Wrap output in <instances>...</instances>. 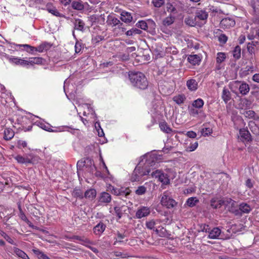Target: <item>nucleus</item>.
Listing matches in <instances>:
<instances>
[{"instance_id":"obj_1","label":"nucleus","mask_w":259,"mask_h":259,"mask_svg":"<svg viewBox=\"0 0 259 259\" xmlns=\"http://www.w3.org/2000/svg\"><path fill=\"white\" fill-rule=\"evenodd\" d=\"M155 164L153 159H147L143 166L140 161L135 168L131 177L132 182L139 181L144 176L150 175L152 168L150 167Z\"/></svg>"},{"instance_id":"obj_2","label":"nucleus","mask_w":259,"mask_h":259,"mask_svg":"<svg viewBox=\"0 0 259 259\" xmlns=\"http://www.w3.org/2000/svg\"><path fill=\"white\" fill-rule=\"evenodd\" d=\"M130 80L132 84L141 90L147 89L148 82L145 75L141 72H131L128 74Z\"/></svg>"},{"instance_id":"obj_3","label":"nucleus","mask_w":259,"mask_h":259,"mask_svg":"<svg viewBox=\"0 0 259 259\" xmlns=\"http://www.w3.org/2000/svg\"><path fill=\"white\" fill-rule=\"evenodd\" d=\"M107 190L114 195L124 196V197H126L127 195H130L131 193V190L128 188H117L111 185H109L107 187Z\"/></svg>"},{"instance_id":"obj_4","label":"nucleus","mask_w":259,"mask_h":259,"mask_svg":"<svg viewBox=\"0 0 259 259\" xmlns=\"http://www.w3.org/2000/svg\"><path fill=\"white\" fill-rule=\"evenodd\" d=\"M160 202L162 205L167 208H172L177 205V202L169 195L167 192L163 193Z\"/></svg>"},{"instance_id":"obj_5","label":"nucleus","mask_w":259,"mask_h":259,"mask_svg":"<svg viewBox=\"0 0 259 259\" xmlns=\"http://www.w3.org/2000/svg\"><path fill=\"white\" fill-rule=\"evenodd\" d=\"M22 46H23L24 48L30 49V51H27V52L29 53H32L34 50L39 52H42L44 50H47L49 48V44L47 43L42 44L36 48L31 46L29 45H23Z\"/></svg>"},{"instance_id":"obj_6","label":"nucleus","mask_w":259,"mask_h":259,"mask_svg":"<svg viewBox=\"0 0 259 259\" xmlns=\"http://www.w3.org/2000/svg\"><path fill=\"white\" fill-rule=\"evenodd\" d=\"M239 135L242 141L250 142L252 141L251 135L247 128H240L239 130Z\"/></svg>"},{"instance_id":"obj_7","label":"nucleus","mask_w":259,"mask_h":259,"mask_svg":"<svg viewBox=\"0 0 259 259\" xmlns=\"http://www.w3.org/2000/svg\"><path fill=\"white\" fill-rule=\"evenodd\" d=\"M235 25V21L230 18L223 19L220 22V26L223 29H228L233 27Z\"/></svg>"},{"instance_id":"obj_8","label":"nucleus","mask_w":259,"mask_h":259,"mask_svg":"<svg viewBox=\"0 0 259 259\" xmlns=\"http://www.w3.org/2000/svg\"><path fill=\"white\" fill-rule=\"evenodd\" d=\"M150 213L149 207L142 206L140 207L136 213V217L137 219H141L143 217L148 216Z\"/></svg>"},{"instance_id":"obj_9","label":"nucleus","mask_w":259,"mask_h":259,"mask_svg":"<svg viewBox=\"0 0 259 259\" xmlns=\"http://www.w3.org/2000/svg\"><path fill=\"white\" fill-rule=\"evenodd\" d=\"M235 83L239 86V91L242 95H246L249 92L250 87L246 82H241L240 81H237L235 82Z\"/></svg>"},{"instance_id":"obj_10","label":"nucleus","mask_w":259,"mask_h":259,"mask_svg":"<svg viewBox=\"0 0 259 259\" xmlns=\"http://www.w3.org/2000/svg\"><path fill=\"white\" fill-rule=\"evenodd\" d=\"M107 23L109 25H112L113 27L117 26L118 28H120V26L123 25V23L119 19L110 15L107 17Z\"/></svg>"},{"instance_id":"obj_11","label":"nucleus","mask_w":259,"mask_h":259,"mask_svg":"<svg viewBox=\"0 0 259 259\" xmlns=\"http://www.w3.org/2000/svg\"><path fill=\"white\" fill-rule=\"evenodd\" d=\"M111 201L110 194L106 192H103L100 193L99 196V201L101 203H109Z\"/></svg>"},{"instance_id":"obj_12","label":"nucleus","mask_w":259,"mask_h":259,"mask_svg":"<svg viewBox=\"0 0 259 259\" xmlns=\"http://www.w3.org/2000/svg\"><path fill=\"white\" fill-rule=\"evenodd\" d=\"M221 233V230L219 228H213L212 229L210 230L208 238L212 239L218 238Z\"/></svg>"},{"instance_id":"obj_13","label":"nucleus","mask_w":259,"mask_h":259,"mask_svg":"<svg viewBox=\"0 0 259 259\" xmlns=\"http://www.w3.org/2000/svg\"><path fill=\"white\" fill-rule=\"evenodd\" d=\"M106 228V225L102 222H100L93 228L94 233L100 235L102 233Z\"/></svg>"},{"instance_id":"obj_14","label":"nucleus","mask_w":259,"mask_h":259,"mask_svg":"<svg viewBox=\"0 0 259 259\" xmlns=\"http://www.w3.org/2000/svg\"><path fill=\"white\" fill-rule=\"evenodd\" d=\"M120 15V19L125 23H130L133 20V17L130 13L123 11L121 12Z\"/></svg>"},{"instance_id":"obj_15","label":"nucleus","mask_w":259,"mask_h":259,"mask_svg":"<svg viewBox=\"0 0 259 259\" xmlns=\"http://www.w3.org/2000/svg\"><path fill=\"white\" fill-rule=\"evenodd\" d=\"M187 60L193 65H195L198 64L201 61V59L199 56L197 55H190L188 56Z\"/></svg>"},{"instance_id":"obj_16","label":"nucleus","mask_w":259,"mask_h":259,"mask_svg":"<svg viewBox=\"0 0 259 259\" xmlns=\"http://www.w3.org/2000/svg\"><path fill=\"white\" fill-rule=\"evenodd\" d=\"M74 25V29L79 31H83L84 30V27L85 23L83 21L79 19H75L73 22Z\"/></svg>"},{"instance_id":"obj_17","label":"nucleus","mask_w":259,"mask_h":259,"mask_svg":"<svg viewBox=\"0 0 259 259\" xmlns=\"http://www.w3.org/2000/svg\"><path fill=\"white\" fill-rule=\"evenodd\" d=\"M187 87L191 91H195L198 88V82L194 79H190L187 81Z\"/></svg>"},{"instance_id":"obj_18","label":"nucleus","mask_w":259,"mask_h":259,"mask_svg":"<svg viewBox=\"0 0 259 259\" xmlns=\"http://www.w3.org/2000/svg\"><path fill=\"white\" fill-rule=\"evenodd\" d=\"M97 195L96 190L94 189H90L87 190L84 194V197L91 200L94 199Z\"/></svg>"},{"instance_id":"obj_19","label":"nucleus","mask_w":259,"mask_h":259,"mask_svg":"<svg viewBox=\"0 0 259 259\" xmlns=\"http://www.w3.org/2000/svg\"><path fill=\"white\" fill-rule=\"evenodd\" d=\"M72 8L78 11H81L84 9V6L80 0L73 1L71 4Z\"/></svg>"},{"instance_id":"obj_20","label":"nucleus","mask_w":259,"mask_h":259,"mask_svg":"<svg viewBox=\"0 0 259 259\" xmlns=\"http://www.w3.org/2000/svg\"><path fill=\"white\" fill-rule=\"evenodd\" d=\"M248 126L250 130L253 134L255 135L259 134V128L254 121H250L248 122Z\"/></svg>"},{"instance_id":"obj_21","label":"nucleus","mask_w":259,"mask_h":259,"mask_svg":"<svg viewBox=\"0 0 259 259\" xmlns=\"http://www.w3.org/2000/svg\"><path fill=\"white\" fill-rule=\"evenodd\" d=\"M222 97L226 103L231 99V94L230 91L226 88H224L223 89Z\"/></svg>"},{"instance_id":"obj_22","label":"nucleus","mask_w":259,"mask_h":259,"mask_svg":"<svg viewBox=\"0 0 259 259\" xmlns=\"http://www.w3.org/2000/svg\"><path fill=\"white\" fill-rule=\"evenodd\" d=\"M239 207L242 212V213H248L251 210L250 205L246 203H241L239 205Z\"/></svg>"},{"instance_id":"obj_23","label":"nucleus","mask_w":259,"mask_h":259,"mask_svg":"<svg viewBox=\"0 0 259 259\" xmlns=\"http://www.w3.org/2000/svg\"><path fill=\"white\" fill-rule=\"evenodd\" d=\"M124 207L125 206L124 205H122L121 206H116L114 207V210L115 214L118 217V219H120L121 218L122 215V211L125 212L126 211L125 209H123Z\"/></svg>"},{"instance_id":"obj_24","label":"nucleus","mask_w":259,"mask_h":259,"mask_svg":"<svg viewBox=\"0 0 259 259\" xmlns=\"http://www.w3.org/2000/svg\"><path fill=\"white\" fill-rule=\"evenodd\" d=\"M13 250L18 257L22 259H29L28 256L22 250L18 248L14 247Z\"/></svg>"},{"instance_id":"obj_25","label":"nucleus","mask_w":259,"mask_h":259,"mask_svg":"<svg viewBox=\"0 0 259 259\" xmlns=\"http://www.w3.org/2000/svg\"><path fill=\"white\" fill-rule=\"evenodd\" d=\"M251 94L257 100H259V87L255 84H251Z\"/></svg>"},{"instance_id":"obj_26","label":"nucleus","mask_w":259,"mask_h":259,"mask_svg":"<svg viewBox=\"0 0 259 259\" xmlns=\"http://www.w3.org/2000/svg\"><path fill=\"white\" fill-rule=\"evenodd\" d=\"M159 127L161 130L165 133L169 134L172 132V129L165 121L160 122L159 123Z\"/></svg>"},{"instance_id":"obj_27","label":"nucleus","mask_w":259,"mask_h":259,"mask_svg":"<svg viewBox=\"0 0 259 259\" xmlns=\"http://www.w3.org/2000/svg\"><path fill=\"white\" fill-rule=\"evenodd\" d=\"M14 136V132L11 128H6L4 131V139L6 140L12 139Z\"/></svg>"},{"instance_id":"obj_28","label":"nucleus","mask_w":259,"mask_h":259,"mask_svg":"<svg viewBox=\"0 0 259 259\" xmlns=\"http://www.w3.org/2000/svg\"><path fill=\"white\" fill-rule=\"evenodd\" d=\"M196 17L201 20H205L207 19L208 14L204 10H199L196 12Z\"/></svg>"},{"instance_id":"obj_29","label":"nucleus","mask_w":259,"mask_h":259,"mask_svg":"<svg viewBox=\"0 0 259 259\" xmlns=\"http://www.w3.org/2000/svg\"><path fill=\"white\" fill-rule=\"evenodd\" d=\"M199 202V200L196 197H190L187 199L186 204L190 207H193Z\"/></svg>"},{"instance_id":"obj_30","label":"nucleus","mask_w":259,"mask_h":259,"mask_svg":"<svg viewBox=\"0 0 259 259\" xmlns=\"http://www.w3.org/2000/svg\"><path fill=\"white\" fill-rule=\"evenodd\" d=\"M185 99V96L183 94L175 96L173 97L174 101L178 105H181L183 103Z\"/></svg>"},{"instance_id":"obj_31","label":"nucleus","mask_w":259,"mask_h":259,"mask_svg":"<svg viewBox=\"0 0 259 259\" xmlns=\"http://www.w3.org/2000/svg\"><path fill=\"white\" fill-rule=\"evenodd\" d=\"M72 196L74 197L79 198L82 199L84 198L83 192L79 189L75 188L72 192Z\"/></svg>"},{"instance_id":"obj_32","label":"nucleus","mask_w":259,"mask_h":259,"mask_svg":"<svg viewBox=\"0 0 259 259\" xmlns=\"http://www.w3.org/2000/svg\"><path fill=\"white\" fill-rule=\"evenodd\" d=\"M142 31H141V30H140L138 28H133L125 32V34L127 36H133L135 34H140L142 33Z\"/></svg>"},{"instance_id":"obj_33","label":"nucleus","mask_w":259,"mask_h":259,"mask_svg":"<svg viewBox=\"0 0 259 259\" xmlns=\"http://www.w3.org/2000/svg\"><path fill=\"white\" fill-rule=\"evenodd\" d=\"M39 158L35 156H34L33 155H28V160L27 163L28 164H35L38 162Z\"/></svg>"},{"instance_id":"obj_34","label":"nucleus","mask_w":259,"mask_h":259,"mask_svg":"<svg viewBox=\"0 0 259 259\" xmlns=\"http://www.w3.org/2000/svg\"><path fill=\"white\" fill-rule=\"evenodd\" d=\"M175 19V17L170 15L169 16L166 17L163 20V24L164 26H169L174 22Z\"/></svg>"},{"instance_id":"obj_35","label":"nucleus","mask_w":259,"mask_h":259,"mask_svg":"<svg viewBox=\"0 0 259 259\" xmlns=\"http://www.w3.org/2000/svg\"><path fill=\"white\" fill-rule=\"evenodd\" d=\"M241 49L239 46L235 47L233 51V56L236 59H239L241 57Z\"/></svg>"},{"instance_id":"obj_36","label":"nucleus","mask_w":259,"mask_h":259,"mask_svg":"<svg viewBox=\"0 0 259 259\" xmlns=\"http://www.w3.org/2000/svg\"><path fill=\"white\" fill-rule=\"evenodd\" d=\"M15 158L17 162L20 163L25 164L26 165L28 164L27 161L28 160V155L26 156V157H23L20 155H18L15 157Z\"/></svg>"},{"instance_id":"obj_37","label":"nucleus","mask_w":259,"mask_h":259,"mask_svg":"<svg viewBox=\"0 0 259 259\" xmlns=\"http://www.w3.org/2000/svg\"><path fill=\"white\" fill-rule=\"evenodd\" d=\"M204 105V101L202 99L199 98L194 100L192 103V106L196 108H201Z\"/></svg>"},{"instance_id":"obj_38","label":"nucleus","mask_w":259,"mask_h":259,"mask_svg":"<svg viewBox=\"0 0 259 259\" xmlns=\"http://www.w3.org/2000/svg\"><path fill=\"white\" fill-rule=\"evenodd\" d=\"M159 181L164 185H167L169 183V179L168 178L167 175L165 174L163 172L162 173L159 178Z\"/></svg>"},{"instance_id":"obj_39","label":"nucleus","mask_w":259,"mask_h":259,"mask_svg":"<svg viewBox=\"0 0 259 259\" xmlns=\"http://www.w3.org/2000/svg\"><path fill=\"white\" fill-rule=\"evenodd\" d=\"M47 11L56 16H60V13L58 11V10L55 8H51L50 5L48 4L47 5Z\"/></svg>"},{"instance_id":"obj_40","label":"nucleus","mask_w":259,"mask_h":259,"mask_svg":"<svg viewBox=\"0 0 259 259\" xmlns=\"http://www.w3.org/2000/svg\"><path fill=\"white\" fill-rule=\"evenodd\" d=\"M33 252L37 255L39 259H50L46 254H44L42 251L39 249H33Z\"/></svg>"},{"instance_id":"obj_41","label":"nucleus","mask_w":259,"mask_h":259,"mask_svg":"<svg viewBox=\"0 0 259 259\" xmlns=\"http://www.w3.org/2000/svg\"><path fill=\"white\" fill-rule=\"evenodd\" d=\"M159 228L160 233L159 234V236L161 237H168L170 234L168 232V231L163 227L159 226L158 227Z\"/></svg>"},{"instance_id":"obj_42","label":"nucleus","mask_w":259,"mask_h":259,"mask_svg":"<svg viewBox=\"0 0 259 259\" xmlns=\"http://www.w3.org/2000/svg\"><path fill=\"white\" fill-rule=\"evenodd\" d=\"M42 58L41 57H34L29 58V64L33 65L34 64H40L42 63Z\"/></svg>"},{"instance_id":"obj_43","label":"nucleus","mask_w":259,"mask_h":259,"mask_svg":"<svg viewBox=\"0 0 259 259\" xmlns=\"http://www.w3.org/2000/svg\"><path fill=\"white\" fill-rule=\"evenodd\" d=\"M72 240H77L79 241L84 243H90V241L87 238L84 236H79L77 235H74L70 238Z\"/></svg>"},{"instance_id":"obj_44","label":"nucleus","mask_w":259,"mask_h":259,"mask_svg":"<svg viewBox=\"0 0 259 259\" xmlns=\"http://www.w3.org/2000/svg\"><path fill=\"white\" fill-rule=\"evenodd\" d=\"M166 5H167L166 9L168 11H170V13H174V14L177 13L178 12H177L176 9L175 8L174 5L173 3L172 2V1H170V2L167 3L166 4Z\"/></svg>"},{"instance_id":"obj_45","label":"nucleus","mask_w":259,"mask_h":259,"mask_svg":"<svg viewBox=\"0 0 259 259\" xmlns=\"http://www.w3.org/2000/svg\"><path fill=\"white\" fill-rule=\"evenodd\" d=\"M244 116L248 118L255 119L256 113L253 110H248L244 112L243 113Z\"/></svg>"},{"instance_id":"obj_46","label":"nucleus","mask_w":259,"mask_h":259,"mask_svg":"<svg viewBox=\"0 0 259 259\" xmlns=\"http://www.w3.org/2000/svg\"><path fill=\"white\" fill-rule=\"evenodd\" d=\"M136 26L143 30H146L148 28V24L146 21L143 20L139 21L137 24Z\"/></svg>"},{"instance_id":"obj_47","label":"nucleus","mask_w":259,"mask_h":259,"mask_svg":"<svg viewBox=\"0 0 259 259\" xmlns=\"http://www.w3.org/2000/svg\"><path fill=\"white\" fill-rule=\"evenodd\" d=\"M226 58V54L224 53L220 52L217 54V62L221 63Z\"/></svg>"},{"instance_id":"obj_48","label":"nucleus","mask_w":259,"mask_h":259,"mask_svg":"<svg viewBox=\"0 0 259 259\" xmlns=\"http://www.w3.org/2000/svg\"><path fill=\"white\" fill-rule=\"evenodd\" d=\"M146 188L144 186H141L138 187L135 193L137 195H141L144 194L146 192Z\"/></svg>"},{"instance_id":"obj_49","label":"nucleus","mask_w":259,"mask_h":259,"mask_svg":"<svg viewBox=\"0 0 259 259\" xmlns=\"http://www.w3.org/2000/svg\"><path fill=\"white\" fill-rule=\"evenodd\" d=\"M152 3L156 8H160L165 3V0H153Z\"/></svg>"},{"instance_id":"obj_50","label":"nucleus","mask_w":259,"mask_h":259,"mask_svg":"<svg viewBox=\"0 0 259 259\" xmlns=\"http://www.w3.org/2000/svg\"><path fill=\"white\" fill-rule=\"evenodd\" d=\"M145 225L148 229L153 230L156 225V222L153 220H151L150 221H147Z\"/></svg>"},{"instance_id":"obj_51","label":"nucleus","mask_w":259,"mask_h":259,"mask_svg":"<svg viewBox=\"0 0 259 259\" xmlns=\"http://www.w3.org/2000/svg\"><path fill=\"white\" fill-rule=\"evenodd\" d=\"M185 23L188 26H194L195 24L194 21L192 18L188 16L185 19Z\"/></svg>"},{"instance_id":"obj_52","label":"nucleus","mask_w":259,"mask_h":259,"mask_svg":"<svg viewBox=\"0 0 259 259\" xmlns=\"http://www.w3.org/2000/svg\"><path fill=\"white\" fill-rule=\"evenodd\" d=\"M212 130L209 127H204L201 130L202 135L204 136H208L212 133Z\"/></svg>"},{"instance_id":"obj_53","label":"nucleus","mask_w":259,"mask_h":259,"mask_svg":"<svg viewBox=\"0 0 259 259\" xmlns=\"http://www.w3.org/2000/svg\"><path fill=\"white\" fill-rule=\"evenodd\" d=\"M162 172H163L161 170L157 169L152 171V172H150V175H151L153 178H158L159 179V176H161Z\"/></svg>"},{"instance_id":"obj_54","label":"nucleus","mask_w":259,"mask_h":259,"mask_svg":"<svg viewBox=\"0 0 259 259\" xmlns=\"http://www.w3.org/2000/svg\"><path fill=\"white\" fill-rule=\"evenodd\" d=\"M201 231L204 232H208L209 233L211 230L210 227L208 225L203 224L200 226Z\"/></svg>"},{"instance_id":"obj_55","label":"nucleus","mask_w":259,"mask_h":259,"mask_svg":"<svg viewBox=\"0 0 259 259\" xmlns=\"http://www.w3.org/2000/svg\"><path fill=\"white\" fill-rule=\"evenodd\" d=\"M228 40V37L224 34H221L219 36V41L222 43V44H225Z\"/></svg>"},{"instance_id":"obj_56","label":"nucleus","mask_w":259,"mask_h":259,"mask_svg":"<svg viewBox=\"0 0 259 259\" xmlns=\"http://www.w3.org/2000/svg\"><path fill=\"white\" fill-rule=\"evenodd\" d=\"M252 44H253V42H249L248 43L247 46V51L251 55L254 54L255 52L254 48V47L252 46Z\"/></svg>"},{"instance_id":"obj_57","label":"nucleus","mask_w":259,"mask_h":259,"mask_svg":"<svg viewBox=\"0 0 259 259\" xmlns=\"http://www.w3.org/2000/svg\"><path fill=\"white\" fill-rule=\"evenodd\" d=\"M19 211H20V213H19L20 218H21V219L22 220L24 221V222H26L28 219H27V217H26L25 214H24V213L23 212V211H22L20 206H19Z\"/></svg>"},{"instance_id":"obj_58","label":"nucleus","mask_w":259,"mask_h":259,"mask_svg":"<svg viewBox=\"0 0 259 259\" xmlns=\"http://www.w3.org/2000/svg\"><path fill=\"white\" fill-rule=\"evenodd\" d=\"M49 126H50V124H48V125L44 124L41 126V128L42 129H44L47 131L50 132H59V131H58V130H53L52 128L49 127Z\"/></svg>"},{"instance_id":"obj_59","label":"nucleus","mask_w":259,"mask_h":259,"mask_svg":"<svg viewBox=\"0 0 259 259\" xmlns=\"http://www.w3.org/2000/svg\"><path fill=\"white\" fill-rule=\"evenodd\" d=\"M75 50L76 53H79L81 50V44L80 42H79L78 41H77L76 42V44L75 46Z\"/></svg>"},{"instance_id":"obj_60","label":"nucleus","mask_w":259,"mask_h":259,"mask_svg":"<svg viewBox=\"0 0 259 259\" xmlns=\"http://www.w3.org/2000/svg\"><path fill=\"white\" fill-rule=\"evenodd\" d=\"M198 147V143L195 142L194 144H191L189 147L188 148L189 150L190 151H193L195 150L197 147Z\"/></svg>"},{"instance_id":"obj_61","label":"nucleus","mask_w":259,"mask_h":259,"mask_svg":"<svg viewBox=\"0 0 259 259\" xmlns=\"http://www.w3.org/2000/svg\"><path fill=\"white\" fill-rule=\"evenodd\" d=\"M187 136L191 138H194L196 137V133L193 131H189L187 133Z\"/></svg>"},{"instance_id":"obj_62","label":"nucleus","mask_w":259,"mask_h":259,"mask_svg":"<svg viewBox=\"0 0 259 259\" xmlns=\"http://www.w3.org/2000/svg\"><path fill=\"white\" fill-rule=\"evenodd\" d=\"M114 254L115 255V256H117V257H118V256H121L122 258H125L126 257V254H124L121 252H119V251H115L114 252Z\"/></svg>"},{"instance_id":"obj_63","label":"nucleus","mask_w":259,"mask_h":259,"mask_svg":"<svg viewBox=\"0 0 259 259\" xmlns=\"http://www.w3.org/2000/svg\"><path fill=\"white\" fill-rule=\"evenodd\" d=\"M245 185L249 188H251L253 187V184L251 182V179H248L246 181Z\"/></svg>"},{"instance_id":"obj_64","label":"nucleus","mask_w":259,"mask_h":259,"mask_svg":"<svg viewBox=\"0 0 259 259\" xmlns=\"http://www.w3.org/2000/svg\"><path fill=\"white\" fill-rule=\"evenodd\" d=\"M252 79L255 82H259V74H255L253 75Z\"/></svg>"}]
</instances>
